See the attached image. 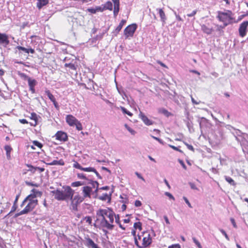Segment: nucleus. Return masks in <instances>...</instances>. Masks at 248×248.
Instances as JSON below:
<instances>
[{"mask_svg": "<svg viewBox=\"0 0 248 248\" xmlns=\"http://www.w3.org/2000/svg\"><path fill=\"white\" fill-rule=\"evenodd\" d=\"M62 189L63 190L57 189L51 191V193L54 196V198L58 201L70 200L74 208L75 206L77 207L78 204L82 202L84 200L83 196H80L79 195H75L73 197L74 190L70 186H63Z\"/></svg>", "mask_w": 248, "mask_h": 248, "instance_id": "obj_1", "label": "nucleus"}, {"mask_svg": "<svg viewBox=\"0 0 248 248\" xmlns=\"http://www.w3.org/2000/svg\"><path fill=\"white\" fill-rule=\"evenodd\" d=\"M10 43L8 36L5 33L0 32V44L6 46Z\"/></svg>", "mask_w": 248, "mask_h": 248, "instance_id": "obj_13", "label": "nucleus"}, {"mask_svg": "<svg viewBox=\"0 0 248 248\" xmlns=\"http://www.w3.org/2000/svg\"><path fill=\"white\" fill-rule=\"evenodd\" d=\"M27 166L29 168V169L28 170L31 171L33 173H34L35 171L36 170V167H34L31 165L27 164Z\"/></svg>", "mask_w": 248, "mask_h": 248, "instance_id": "obj_40", "label": "nucleus"}, {"mask_svg": "<svg viewBox=\"0 0 248 248\" xmlns=\"http://www.w3.org/2000/svg\"><path fill=\"white\" fill-rule=\"evenodd\" d=\"M121 109L124 114H126L129 116H132L133 115V114L127 110L124 107H121Z\"/></svg>", "mask_w": 248, "mask_h": 248, "instance_id": "obj_35", "label": "nucleus"}, {"mask_svg": "<svg viewBox=\"0 0 248 248\" xmlns=\"http://www.w3.org/2000/svg\"><path fill=\"white\" fill-rule=\"evenodd\" d=\"M84 244L88 248H100L92 239L89 237L85 238Z\"/></svg>", "mask_w": 248, "mask_h": 248, "instance_id": "obj_11", "label": "nucleus"}, {"mask_svg": "<svg viewBox=\"0 0 248 248\" xmlns=\"http://www.w3.org/2000/svg\"><path fill=\"white\" fill-rule=\"evenodd\" d=\"M97 216L105 215L106 217L109 218V222L112 223L114 221V212L110 208L100 209L96 212Z\"/></svg>", "mask_w": 248, "mask_h": 248, "instance_id": "obj_2", "label": "nucleus"}, {"mask_svg": "<svg viewBox=\"0 0 248 248\" xmlns=\"http://www.w3.org/2000/svg\"><path fill=\"white\" fill-rule=\"evenodd\" d=\"M88 184H91L92 185L93 187V188H96V186L98 187L99 183L97 181H93L92 180V177H91V178L89 179Z\"/></svg>", "mask_w": 248, "mask_h": 248, "instance_id": "obj_31", "label": "nucleus"}, {"mask_svg": "<svg viewBox=\"0 0 248 248\" xmlns=\"http://www.w3.org/2000/svg\"><path fill=\"white\" fill-rule=\"evenodd\" d=\"M246 136L247 137L248 135L245 134V135H242L239 137L235 136L236 140L240 143L242 147L246 146L248 144V141L245 137Z\"/></svg>", "mask_w": 248, "mask_h": 248, "instance_id": "obj_12", "label": "nucleus"}, {"mask_svg": "<svg viewBox=\"0 0 248 248\" xmlns=\"http://www.w3.org/2000/svg\"><path fill=\"white\" fill-rule=\"evenodd\" d=\"M49 165H64V162L62 159L53 160L52 162L48 163Z\"/></svg>", "mask_w": 248, "mask_h": 248, "instance_id": "obj_26", "label": "nucleus"}, {"mask_svg": "<svg viewBox=\"0 0 248 248\" xmlns=\"http://www.w3.org/2000/svg\"><path fill=\"white\" fill-rule=\"evenodd\" d=\"M102 6H104V5H103ZM96 12H102L105 10V9H104V6H103V7L98 6V7H96Z\"/></svg>", "mask_w": 248, "mask_h": 248, "instance_id": "obj_54", "label": "nucleus"}, {"mask_svg": "<svg viewBox=\"0 0 248 248\" xmlns=\"http://www.w3.org/2000/svg\"><path fill=\"white\" fill-rule=\"evenodd\" d=\"M197 10H194L192 11V12L190 14H188L187 15V16H188V17H192V16H194L197 13Z\"/></svg>", "mask_w": 248, "mask_h": 248, "instance_id": "obj_63", "label": "nucleus"}, {"mask_svg": "<svg viewBox=\"0 0 248 248\" xmlns=\"http://www.w3.org/2000/svg\"><path fill=\"white\" fill-rule=\"evenodd\" d=\"M185 145L187 146V148L191 150V151H194V149L193 148V147L191 145H190V144H188L186 143H185Z\"/></svg>", "mask_w": 248, "mask_h": 248, "instance_id": "obj_64", "label": "nucleus"}, {"mask_svg": "<svg viewBox=\"0 0 248 248\" xmlns=\"http://www.w3.org/2000/svg\"><path fill=\"white\" fill-rule=\"evenodd\" d=\"M30 118L34 121V122L33 123H30L31 125L32 126H36L37 124V121H38L37 115L35 113L32 112L31 113V116L30 117Z\"/></svg>", "mask_w": 248, "mask_h": 248, "instance_id": "obj_22", "label": "nucleus"}, {"mask_svg": "<svg viewBox=\"0 0 248 248\" xmlns=\"http://www.w3.org/2000/svg\"><path fill=\"white\" fill-rule=\"evenodd\" d=\"M232 13L231 11L228 10L227 12H218L217 17L221 22L232 20L233 18L232 17Z\"/></svg>", "mask_w": 248, "mask_h": 248, "instance_id": "obj_3", "label": "nucleus"}, {"mask_svg": "<svg viewBox=\"0 0 248 248\" xmlns=\"http://www.w3.org/2000/svg\"><path fill=\"white\" fill-rule=\"evenodd\" d=\"M152 242V238L150 234L147 237H144L142 240V248H145L149 246Z\"/></svg>", "mask_w": 248, "mask_h": 248, "instance_id": "obj_16", "label": "nucleus"}, {"mask_svg": "<svg viewBox=\"0 0 248 248\" xmlns=\"http://www.w3.org/2000/svg\"><path fill=\"white\" fill-rule=\"evenodd\" d=\"M156 10L158 11L159 16L161 18V21L162 22V24L164 25L167 19L165 14L162 9L157 8Z\"/></svg>", "mask_w": 248, "mask_h": 248, "instance_id": "obj_19", "label": "nucleus"}, {"mask_svg": "<svg viewBox=\"0 0 248 248\" xmlns=\"http://www.w3.org/2000/svg\"><path fill=\"white\" fill-rule=\"evenodd\" d=\"M99 188L96 186L95 190L93 191H92L91 195L92 194L94 198H98V191Z\"/></svg>", "mask_w": 248, "mask_h": 248, "instance_id": "obj_43", "label": "nucleus"}, {"mask_svg": "<svg viewBox=\"0 0 248 248\" xmlns=\"http://www.w3.org/2000/svg\"><path fill=\"white\" fill-rule=\"evenodd\" d=\"M110 195H111V194ZM98 199L103 201H105L107 200H108V201L110 202L111 200V197L110 196H109L107 193H104L103 194L102 196H99Z\"/></svg>", "mask_w": 248, "mask_h": 248, "instance_id": "obj_25", "label": "nucleus"}, {"mask_svg": "<svg viewBox=\"0 0 248 248\" xmlns=\"http://www.w3.org/2000/svg\"><path fill=\"white\" fill-rule=\"evenodd\" d=\"M81 170L87 172H93L95 170V169L93 167L83 168L82 167Z\"/></svg>", "mask_w": 248, "mask_h": 248, "instance_id": "obj_41", "label": "nucleus"}, {"mask_svg": "<svg viewBox=\"0 0 248 248\" xmlns=\"http://www.w3.org/2000/svg\"><path fill=\"white\" fill-rule=\"evenodd\" d=\"M120 10V5H114V10H113V15L114 17H116L119 12Z\"/></svg>", "mask_w": 248, "mask_h": 248, "instance_id": "obj_33", "label": "nucleus"}, {"mask_svg": "<svg viewBox=\"0 0 248 248\" xmlns=\"http://www.w3.org/2000/svg\"><path fill=\"white\" fill-rule=\"evenodd\" d=\"M169 146L170 148H171L172 149H173V150H175V151H177L179 152L180 153H183V151H182L181 150L179 149L178 147H175V146H173V145H170V144H169Z\"/></svg>", "mask_w": 248, "mask_h": 248, "instance_id": "obj_57", "label": "nucleus"}, {"mask_svg": "<svg viewBox=\"0 0 248 248\" xmlns=\"http://www.w3.org/2000/svg\"><path fill=\"white\" fill-rule=\"evenodd\" d=\"M151 137L154 139H155L156 140L158 141L160 144H162L164 145V142L161 139H159L158 138L155 137L154 136H151Z\"/></svg>", "mask_w": 248, "mask_h": 248, "instance_id": "obj_53", "label": "nucleus"}, {"mask_svg": "<svg viewBox=\"0 0 248 248\" xmlns=\"http://www.w3.org/2000/svg\"><path fill=\"white\" fill-rule=\"evenodd\" d=\"M183 199L184 200L185 202L187 204V205L188 206V207L189 208H192V206L191 203L189 202L188 200V199L186 197H183Z\"/></svg>", "mask_w": 248, "mask_h": 248, "instance_id": "obj_55", "label": "nucleus"}, {"mask_svg": "<svg viewBox=\"0 0 248 248\" xmlns=\"http://www.w3.org/2000/svg\"><path fill=\"white\" fill-rule=\"evenodd\" d=\"M137 25L136 24H132L128 25L125 28L124 30V35L125 38H127L129 37H132L137 30Z\"/></svg>", "mask_w": 248, "mask_h": 248, "instance_id": "obj_4", "label": "nucleus"}, {"mask_svg": "<svg viewBox=\"0 0 248 248\" xmlns=\"http://www.w3.org/2000/svg\"><path fill=\"white\" fill-rule=\"evenodd\" d=\"M17 207V206L16 205V204L15 203H14V204H13V206L12 207V209L10 211V213H13V212H15L16 210Z\"/></svg>", "mask_w": 248, "mask_h": 248, "instance_id": "obj_62", "label": "nucleus"}, {"mask_svg": "<svg viewBox=\"0 0 248 248\" xmlns=\"http://www.w3.org/2000/svg\"><path fill=\"white\" fill-rule=\"evenodd\" d=\"M135 229H139L140 231L142 230V224L140 222H135L134 224Z\"/></svg>", "mask_w": 248, "mask_h": 248, "instance_id": "obj_34", "label": "nucleus"}, {"mask_svg": "<svg viewBox=\"0 0 248 248\" xmlns=\"http://www.w3.org/2000/svg\"><path fill=\"white\" fill-rule=\"evenodd\" d=\"M126 22V21L125 20L123 19L120 23H119V25L117 26V27L116 28L115 31H114V33H115V35H117V34L119 33V32L121 30L124 24V23Z\"/></svg>", "mask_w": 248, "mask_h": 248, "instance_id": "obj_24", "label": "nucleus"}, {"mask_svg": "<svg viewBox=\"0 0 248 248\" xmlns=\"http://www.w3.org/2000/svg\"><path fill=\"white\" fill-rule=\"evenodd\" d=\"M159 112L164 114L166 117H168L171 115V113L169 112L166 109L162 108L159 109Z\"/></svg>", "mask_w": 248, "mask_h": 248, "instance_id": "obj_29", "label": "nucleus"}, {"mask_svg": "<svg viewBox=\"0 0 248 248\" xmlns=\"http://www.w3.org/2000/svg\"><path fill=\"white\" fill-rule=\"evenodd\" d=\"M178 162L181 165L184 169L186 170V167L182 160L179 159Z\"/></svg>", "mask_w": 248, "mask_h": 248, "instance_id": "obj_59", "label": "nucleus"}, {"mask_svg": "<svg viewBox=\"0 0 248 248\" xmlns=\"http://www.w3.org/2000/svg\"><path fill=\"white\" fill-rule=\"evenodd\" d=\"M168 248H181V247L179 244H176L170 246Z\"/></svg>", "mask_w": 248, "mask_h": 248, "instance_id": "obj_60", "label": "nucleus"}, {"mask_svg": "<svg viewBox=\"0 0 248 248\" xmlns=\"http://www.w3.org/2000/svg\"><path fill=\"white\" fill-rule=\"evenodd\" d=\"M75 125H76V128H77L78 130H82V124H81V123H80L79 121H77L76 122V123H75Z\"/></svg>", "mask_w": 248, "mask_h": 248, "instance_id": "obj_45", "label": "nucleus"}, {"mask_svg": "<svg viewBox=\"0 0 248 248\" xmlns=\"http://www.w3.org/2000/svg\"><path fill=\"white\" fill-rule=\"evenodd\" d=\"M142 205L141 202L140 201L136 200L135 202V206L136 207H140Z\"/></svg>", "mask_w": 248, "mask_h": 248, "instance_id": "obj_61", "label": "nucleus"}, {"mask_svg": "<svg viewBox=\"0 0 248 248\" xmlns=\"http://www.w3.org/2000/svg\"><path fill=\"white\" fill-rule=\"evenodd\" d=\"M104 9L106 10H109L110 11H111L113 9V5L111 1H108L106 3H105L104 5Z\"/></svg>", "mask_w": 248, "mask_h": 248, "instance_id": "obj_28", "label": "nucleus"}, {"mask_svg": "<svg viewBox=\"0 0 248 248\" xmlns=\"http://www.w3.org/2000/svg\"><path fill=\"white\" fill-rule=\"evenodd\" d=\"M77 176L79 179H85L88 181L91 177V176L87 175L86 174L83 173H77Z\"/></svg>", "mask_w": 248, "mask_h": 248, "instance_id": "obj_27", "label": "nucleus"}, {"mask_svg": "<svg viewBox=\"0 0 248 248\" xmlns=\"http://www.w3.org/2000/svg\"><path fill=\"white\" fill-rule=\"evenodd\" d=\"M20 76L23 78L25 80H27L29 87H35L37 83V81L34 79H31L24 73H21L19 74Z\"/></svg>", "mask_w": 248, "mask_h": 248, "instance_id": "obj_8", "label": "nucleus"}, {"mask_svg": "<svg viewBox=\"0 0 248 248\" xmlns=\"http://www.w3.org/2000/svg\"><path fill=\"white\" fill-rule=\"evenodd\" d=\"M76 61L72 60L70 63L65 62L64 67H68L69 69L76 71L77 65L75 64Z\"/></svg>", "mask_w": 248, "mask_h": 248, "instance_id": "obj_18", "label": "nucleus"}, {"mask_svg": "<svg viewBox=\"0 0 248 248\" xmlns=\"http://www.w3.org/2000/svg\"><path fill=\"white\" fill-rule=\"evenodd\" d=\"M188 184L189 185V186H190V188L192 189H195V190H197L198 189V188L197 187V186H196V185L192 183V182H189L188 183Z\"/></svg>", "mask_w": 248, "mask_h": 248, "instance_id": "obj_58", "label": "nucleus"}, {"mask_svg": "<svg viewBox=\"0 0 248 248\" xmlns=\"http://www.w3.org/2000/svg\"><path fill=\"white\" fill-rule=\"evenodd\" d=\"M85 184L79 181L75 182L72 183L71 186L73 187L79 186L82 185H84Z\"/></svg>", "mask_w": 248, "mask_h": 248, "instance_id": "obj_39", "label": "nucleus"}, {"mask_svg": "<svg viewBox=\"0 0 248 248\" xmlns=\"http://www.w3.org/2000/svg\"><path fill=\"white\" fill-rule=\"evenodd\" d=\"M16 48L19 50H22L24 51L25 53H28V48L21 46H17Z\"/></svg>", "mask_w": 248, "mask_h": 248, "instance_id": "obj_49", "label": "nucleus"}, {"mask_svg": "<svg viewBox=\"0 0 248 248\" xmlns=\"http://www.w3.org/2000/svg\"><path fill=\"white\" fill-rule=\"evenodd\" d=\"M192 240L195 245L198 247V248H202V246H201L200 243L198 241V240L195 237H193Z\"/></svg>", "mask_w": 248, "mask_h": 248, "instance_id": "obj_46", "label": "nucleus"}, {"mask_svg": "<svg viewBox=\"0 0 248 248\" xmlns=\"http://www.w3.org/2000/svg\"><path fill=\"white\" fill-rule=\"evenodd\" d=\"M66 122L70 125L73 126L78 121L75 117L71 115H68L66 118Z\"/></svg>", "mask_w": 248, "mask_h": 248, "instance_id": "obj_17", "label": "nucleus"}, {"mask_svg": "<svg viewBox=\"0 0 248 248\" xmlns=\"http://www.w3.org/2000/svg\"><path fill=\"white\" fill-rule=\"evenodd\" d=\"M124 127L126 128V129L132 135H135L136 134V131L130 128L127 124H124Z\"/></svg>", "mask_w": 248, "mask_h": 248, "instance_id": "obj_37", "label": "nucleus"}, {"mask_svg": "<svg viewBox=\"0 0 248 248\" xmlns=\"http://www.w3.org/2000/svg\"><path fill=\"white\" fill-rule=\"evenodd\" d=\"M139 117L146 125H151L154 123L152 120L149 119L141 111H140V112Z\"/></svg>", "mask_w": 248, "mask_h": 248, "instance_id": "obj_15", "label": "nucleus"}, {"mask_svg": "<svg viewBox=\"0 0 248 248\" xmlns=\"http://www.w3.org/2000/svg\"><path fill=\"white\" fill-rule=\"evenodd\" d=\"M55 136L56 140L61 141H66L68 140L67 134L62 131H58Z\"/></svg>", "mask_w": 248, "mask_h": 248, "instance_id": "obj_10", "label": "nucleus"}, {"mask_svg": "<svg viewBox=\"0 0 248 248\" xmlns=\"http://www.w3.org/2000/svg\"><path fill=\"white\" fill-rule=\"evenodd\" d=\"M84 220H85L86 221V222L88 223L89 224H92V219L91 217H84Z\"/></svg>", "mask_w": 248, "mask_h": 248, "instance_id": "obj_50", "label": "nucleus"}, {"mask_svg": "<svg viewBox=\"0 0 248 248\" xmlns=\"http://www.w3.org/2000/svg\"><path fill=\"white\" fill-rule=\"evenodd\" d=\"M207 122V120L204 118V117H202L201 118V120L200 121L199 120L198 121V122L199 123V124H200V128H202L203 124H205Z\"/></svg>", "mask_w": 248, "mask_h": 248, "instance_id": "obj_36", "label": "nucleus"}, {"mask_svg": "<svg viewBox=\"0 0 248 248\" xmlns=\"http://www.w3.org/2000/svg\"><path fill=\"white\" fill-rule=\"evenodd\" d=\"M33 143L35 146H36L40 148H41L43 146L42 144L37 140L33 141Z\"/></svg>", "mask_w": 248, "mask_h": 248, "instance_id": "obj_51", "label": "nucleus"}, {"mask_svg": "<svg viewBox=\"0 0 248 248\" xmlns=\"http://www.w3.org/2000/svg\"><path fill=\"white\" fill-rule=\"evenodd\" d=\"M92 192V187L89 186H85L82 187L83 197L84 198H91Z\"/></svg>", "mask_w": 248, "mask_h": 248, "instance_id": "obj_14", "label": "nucleus"}, {"mask_svg": "<svg viewBox=\"0 0 248 248\" xmlns=\"http://www.w3.org/2000/svg\"><path fill=\"white\" fill-rule=\"evenodd\" d=\"M248 26V21H244L239 27V32L241 37H244L246 34V30Z\"/></svg>", "mask_w": 248, "mask_h": 248, "instance_id": "obj_9", "label": "nucleus"}, {"mask_svg": "<svg viewBox=\"0 0 248 248\" xmlns=\"http://www.w3.org/2000/svg\"><path fill=\"white\" fill-rule=\"evenodd\" d=\"M4 149L6 151V157L8 160L11 159L10 153L12 150V147L9 145H5L4 146Z\"/></svg>", "mask_w": 248, "mask_h": 248, "instance_id": "obj_23", "label": "nucleus"}, {"mask_svg": "<svg viewBox=\"0 0 248 248\" xmlns=\"http://www.w3.org/2000/svg\"><path fill=\"white\" fill-rule=\"evenodd\" d=\"M98 218L97 220H100V225L102 227L111 230L114 228V225L108 223V221L106 219L105 215L97 216Z\"/></svg>", "mask_w": 248, "mask_h": 248, "instance_id": "obj_5", "label": "nucleus"}, {"mask_svg": "<svg viewBox=\"0 0 248 248\" xmlns=\"http://www.w3.org/2000/svg\"><path fill=\"white\" fill-rule=\"evenodd\" d=\"M225 179L226 181L228 182L232 186H235V183L234 181V180L230 177L229 176H225Z\"/></svg>", "mask_w": 248, "mask_h": 248, "instance_id": "obj_32", "label": "nucleus"}, {"mask_svg": "<svg viewBox=\"0 0 248 248\" xmlns=\"http://www.w3.org/2000/svg\"><path fill=\"white\" fill-rule=\"evenodd\" d=\"M120 198L123 199V200L121 201V202L123 203L124 204H126L128 203V199L126 195H124L123 196L121 195Z\"/></svg>", "mask_w": 248, "mask_h": 248, "instance_id": "obj_38", "label": "nucleus"}, {"mask_svg": "<svg viewBox=\"0 0 248 248\" xmlns=\"http://www.w3.org/2000/svg\"><path fill=\"white\" fill-rule=\"evenodd\" d=\"M233 134L235 137V136L239 137L242 136V135H245V133H242L240 130L238 129H236L235 133H233Z\"/></svg>", "mask_w": 248, "mask_h": 248, "instance_id": "obj_42", "label": "nucleus"}, {"mask_svg": "<svg viewBox=\"0 0 248 248\" xmlns=\"http://www.w3.org/2000/svg\"><path fill=\"white\" fill-rule=\"evenodd\" d=\"M31 192V193L25 198V201H27L28 202L33 201L34 202L38 201L36 198L37 196H41L42 193L35 189H32Z\"/></svg>", "mask_w": 248, "mask_h": 248, "instance_id": "obj_6", "label": "nucleus"}, {"mask_svg": "<svg viewBox=\"0 0 248 248\" xmlns=\"http://www.w3.org/2000/svg\"><path fill=\"white\" fill-rule=\"evenodd\" d=\"M48 2V0H37V7L39 9H41L43 6L47 5Z\"/></svg>", "mask_w": 248, "mask_h": 248, "instance_id": "obj_21", "label": "nucleus"}, {"mask_svg": "<svg viewBox=\"0 0 248 248\" xmlns=\"http://www.w3.org/2000/svg\"><path fill=\"white\" fill-rule=\"evenodd\" d=\"M201 29L204 33L208 35L211 34L213 31L212 28L208 27L204 24L201 25Z\"/></svg>", "mask_w": 248, "mask_h": 248, "instance_id": "obj_20", "label": "nucleus"}, {"mask_svg": "<svg viewBox=\"0 0 248 248\" xmlns=\"http://www.w3.org/2000/svg\"><path fill=\"white\" fill-rule=\"evenodd\" d=\"M46 94L47 95L48 98L52 102H54L56 101V99L53 95L50 93L49 90H46L45 92Z\"/></svg>", "mask_w": 248, "mask_h": 248, "instance_id": "obj_30", "label": "nucleus"}, {"mask_svg": "<svg viewBox=\"0 0 248 248\" xmlns=\"http://www.w3.org/2000/svg\"><path fill=\"white\" fill-rule=\"evenodd\" d=\"M38 204V201H32L28 202L27 205L26 206L25 208L22 210V213H24L25 214H28V213L32 211Z\"/></svg>", "mask_w": 248, "mask_h": 248, "instance_id": "obj_7", "label": "nucleus"}, {"mask_svg": "<svg viewBox=\"0 0 248 248\" xmlns=\"http://www.w3.org/2000/svg\"><path fill=\"white\" fill-rule=\"evenodd\" d=\"M219 231L220 232L222 233V234L223 235H224V236L225 237V238L228 240H229V236L228 235H227V234L226 233V232H225V231L222 229H219Z\"/></svg>", "mask_w": 248, "mask_h": 248, "instance_id": "obj_52", "label": "nucleus"}, {"mask_svg": "<svg viewBox=\"0 0 248 248\" xmlns=\"http://www.w3.org/2000/svg\"><path fill=\"white\" fill-rule=\"evenodd\" d=\"M25 184L29 186H32L35 187H38L39 185L36 183L34 184L32 182H28V181H25Z\"/></svg>", "mask_w": 248, "mask_h": 248, "instance_id": "obj_47", "label": "nucleus"}, {"mask_svg": "<svg viewBox=\"0 0 248 248\" xmlns=\"http://www.w3.org/2000/svg\"><path fill=\"white\" fill-rule=\"evenodd\" d=\"M165 195L167 196H168L170 199H172L173 200H175V198L173 196V195L170 194V193L168 192H166L165 193Z\"/></svg>", "mask_w": 248, "mask_h": 248, "instance_id": "obj_56", "label": "nucleus"}, {"mask_svg": "<svg viewBox=\"0 0 248 248\" xmlns=\"http://www.w3.org/2000/svg\"><path fill=\"white\" fill-rule=\"evenodd\" d=\"M223 22V26H219V28H224L227 26H228L229 24H231L232 23V20H227L225 21H222Z\"/></svg>", "mask_w": 248, "mask_h": 248, "instance_id": "obj_44", "label": "nucleus"}, {"mask_svg": "<svg viewBox=\"0 0 248 248\" xmlns=\"http://www.w3.org/2000/svg\"><path fill=\"white\" fill-rule=\"evenodd\" d=\"M73 167H74V168H75L76 169H79L80 170H81L82 168V167L77 162H75L73 164Z\"/></svg>", "mask_w": 248, "mask_h": 248, "instance_id": "obj_48", "label": "nucleus"}]
</instances>
